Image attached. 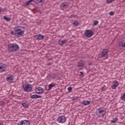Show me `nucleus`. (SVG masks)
I'll return each instance as SVG.
<instances>
[{"instance_id":"nucleus-1","label":"nucleus","mask_w":125,"mask_h":125,"mask_svg":"<svg viewBox=\"0 0 125 125\" xmlns=\"http://www.w3.org/2000/svg\"><path fill=\"white\" fill-rule=\"evenodd\" d=\"M25 33V27L20 26L15 27L14 31L11 32V35L15 36H22Z\"/></svg>"},{"instance_id":"nucleus-2","label":"nucleus","mask_w":125,"mask_h":125,"mask_svg":"<svg viewBox=\"0 0 125 125\" xmlns=\"http://www.w3.org/2000/svg\"><path fill=\"white\" fill-rule=\"evenodd\" d=\"M8 48L11 52H14L19 49V46L16 43H10L8 44Z\"/></svg>"},{"instance_id":"nucleus-3","label":"nucleus","mask_w":125,"mask_h":125,"mask_svg":"<svg viewBox=\"0 0 125 125\" xmlns=\"http://www.w3.org/2000/svg\"><path fill=\"white\" fill-rule=\"evenodd\" d=\"M96 113L98 117H103V116H105V114H106V110L104 107H100L96 109Z\"/></svg>"},{"instance_id":"nucleus-4","label":"nucleus","mask_w":125,"mask_h":125,"mask_svg":"<svg viewBox=\"0 0 125 125\" xmlns=\"http://www.w3.org/2000/svg\"><path fill=\"white\" fill-rule=\"evenodd\" d=\"M22 88L25 92H30L32 91V86L29 84H25L22 86Z\"/></svg>"},{"instance_id":"nucleus-5","label":"nucleus","mask_w":125,"mask_h":125,"mask_svg":"<svg viewBox=\"0 0 125 125\" xmlns=\"http://www.w3.org/2000/svg\"><path fill=\"white\" fill-rule=\"evenodd\" d=\"M57 121L59 124H64L66 122V117L64 116H60L57 118Z\"/></svg>"},{"instance_id":"nucleus-6","label":"nucleus","mask_w":125,"mask_h":125,"mask_svg":"<svg viewBox=\"0 0 125 125\" xmlns=\"http://www.w3.org/2000/svg\"><path fill=\"white\" fill-rule=\"evenodd\" d=\"M94 34V32L92 30H87L85 32V36L87 38H91Z\"/></svg>"},{"instance_id":"nucleus-7","label":"nucleus","mask_w":125,"mask_h":125,"mask_svg":"<svg viewBox=\"0 0 125 125\" xmlns=\"http://www.w3.org/2000/svg\"><path fill=\"white\" fill-rule=\"evenodd\" d=\"M120 85V83L116 80L114 81L111 83V88L112 89H116L118 85Z\"/></svg>"},{"instance_id":"nucleus-8","label":"nucleus","mask_w":125,"mask_h":125,"mask_svg":"<svg viewBox=\"0 0 125 125\" xmlns=\"http://www.w3.org/2000/svg\"><path fill=\"white\" fill-rule=\"evenodd\" d=\"M35 91L37 94H42L43 92V89L41 87H37L35 88Z\"/></svg>"},{"instance_id":"nucleus-9","label":"nucleus","mask_w":125,"mask_h":125,"mask_svg":"<svg viewBox=\"0 0 125 125\" xmlns=\"http://www.w3.org/2000/svg\"><path fill=\"white\" fill-rule=\"evenodd\" d=\"M18 125H30V122L26 120H21L18 123Z\"/></svg>"},{"instance_id":"nucleus-10","label":"nucleus","mask_w":125,"mask_h":125,"mask_svg":"<svg viewBox=\"0 0 125 125\" xmlns=\"http://www.w3.org/2000/svg\"><path fill=\"white\" fill-rule=\"evenodd\" d=\"M105 57L104 59L108 58V49H104L102 52L101 57Z\"/></svg>"},{"instance_id":"nucleus-11","label":"nucleus","mask_w":125,"mask_h":125,"mask_svg":"<svg viewBox=\"0 0 125 125\" xmlns=\"http://www.w3.org/2000/svg\"><path fill=\"white\" fill-rule=\"evenodd\" d=\"M5 69H6L5 64L0 62V73H3L5 71Z\"/></svg>"},{"instance_id":"nucleus-12","label":"nucleus","mask_w":125,"mask_h":125,"mask_svg":"<svg viewBox=\"0 0 125 125\" xmlns=\"http://www.w3.org/2000/svg\"><path fill=\"white\" fill-rule=\"evenodd\" d=\"M6 80L8 83H12L14 80V77L13 75H9L7 76Z\"/></svg>"},{"instance_id":"nucleus-13","label":"nucleus","mask_w":125,"mask_h":125,"mask_svg":"<svg viewBox=\"0 0 125 125\" xmlns=\"http://www.w3.org/2000/svg\"><path fill=\"white\" fill-rule=\"evenodd\" d=\"M68 8V5L64 3H62L60 5V8L62 10H64V9H66V8Z\"/></svg>"},{"instance_id":"nucleus-14","label":"nucleus","mask_w":125,"mask_h":125,"mask_svg":"<svg viewBox=\"0 0 125 125\" xmlns=\"http://www.w3.org/2000/svg\"><path fill=\"white\" fill-rule=\"evenodd\" d=\"M67 42H68V40H67V39L60 40L59 42V44H60V45H63V44H65V43H66Z\"/></svg>"},{"instance_id":"nucleus-15","label":"nucleus","mask_w":125,"mask_h":125,"mask_svg":"<svg viewBox=\"0 0 125 125\" xmlns=\"http://www.w3.org/2000/svg\"><path fill=\"white\" fill-rule=\"evenodd\" d=\"M119 45L124 48V49H125V41L124 40L120 41L119 43Z\"/></svg>"},{"instance_id":"nucleus-16","label":"nucleus","mask_w":125,"mask_h":125,"mask_svg":"<svg viewBox=\"0 0 125 125\" xmlns=\"http://www.w3.org/2000/svg\"><path fill=\"white\" fill-rule=\"evenodd\" d=\"M35 38H36V39L37 40H42V39H43V38H44V36H43V35H42V34H39V35H37L35 36Z\"/></svg>"},{"instance_id":"nucleus-17","label":"nucleus","mask_w":125,"mask_h":125,"mask_svg":"<svg viewBox=\"0 0 125 125\" xmlns=\"http://www.w3.org/2000/svg\"><path fill=\"white\" fill-rule=\"evenodd\" d=\"M30 97L32 99H37V98H42V96H40L39 95L34 94V95H32L30 96Z\"/></svg>"},{"instance_id":"nucleus-18","label":"nucleus","mask_w":125,"mask_h":125,"mask_svg":"<svg viewBox=\"0 0 125 125\" xmlns=\"http://www.w3.org/2000/svg\"><path fill=\"white\" fill-rule=\"evenodd\" d=\"M81 103L83 104V105H84V106H86L87 105L90 104V102L89 101H83L81 102Z\"/></svg>"},{"instance_id":"nucleus-19","label":"nucleus","mask_w":125,"mask_h":125,"mask_svg":"<svg viewBox=\"0 0 125 125\" xmlns=\"http://www.w3.org/2000/svg\"><path fill=\"white\" fill-rule=\"evenodd\" d=\"M55 85H56V84H55V83H51L48 85V90H50V89H51V88H52V87H54V86H55Z\"/></svg>"},{"instance_id":"nucleus-20","label":"nucleus","mask_w":125,"mask_h":125,"mask_svg":"<svg viewBox=\"0 0 125 125\" xmlns=\"http://www.w3.org/2000/svg\"><path fill=\"white\" fill-rule=\"evenodd\" d=\"M3 19H4V20H5L7 22H9L11 20V18H8L6 16H4L3 17Z\"/></svg>"},{"instance_id":"nucleus-21","label":"nucleus","mask_w":125,"mask_h":125,"mask_svg":"<svg viewBox=\"0 0 125 125\" xmlns=\"http://www.w3.org/2000/svg\"><path fill=\"white\" fill-rule=\"evenodd\" d=\"M120 98L123 101H125V92L123 93V94L121 96Z\"/></svg>"},{"instance_id":"nucleus-22","label":"nucleus","mask_w":125,"mask_h":125,"mask_svg":"<svg viewBox=\"0 0 125 125\" xmlns=\"http://www.w3.org/2000/svg\"><path fill=\"white\" fill-rule=\"evenodd\" d=\"M21 105L24 108H28L29 107V104L26 103H22Z\"/></svg>"},{"instance_id":"nucleus-23","label":"nucleus","mask_w":125,"mask_h":125,"mask_svg":"<svg viewBox=\"0 0 125 125\" xmlns=\"http://www.w3.org/2000/svg\"><path fill=\"white\" fill-rule=\"evenodd\" d=\"M33 1H34V0H29L25 2V4L26 6H28V5H29V4H30V3L33 2Z\"/></svg>"},{"instance_id":"nucleus-24","label":"nucleus","mask_w":125,"mask_h":125,"mask_svg":"<svg viewBox=\"0 0 125 125\" xmlns=\"http://www.w3.org/2000/svg\"><path fill=\"white\" fill-rule=\"evenodd\" d=\"M73 25L75 26H78L79 25V21L77 20L74 21L73 22Z\"/></svg>"},{"instance_id":"nucleus-25","label":"nucleus","mask_w":125,"mask_h":125,"mask_svg":"<svg viewBox=\"0 0 125 125\" xmlns=\"http://www.w3.org/2000/svg\"><path fill=\"white\" fill-rule=\"evenodd\" d=\"M117 121H118V118H115L113 119L112 120H111L110 122H111V123H112V124H115V123H116V122H117Z\"/></svg>"},{"instance_id":"nucleus-26","label":"nucleus","mask_w":125,"mask_h":125,"mask_svg":"<svg viewBox=\"0 0 125 125\" xmlns=\"http://www.w3.org/2000/svg\"><path fill=\"white\" fill-rule=\"evenodd\" d=\"M84 63H83V61H81L80 62H79V66H84Z\"/></svg>"},{"instance_id":"nucleus-27","label":"nucleus","mask_w":125,"mask_h":125,"mask_svg":"<svg viewBox=\"0 0 125 125\" xmlns=\"http://www.w3.org/2000/svg\"><path fill=\"white\" fill-rule=\"evenodd\" d=\"M93 25L94 26H96L97 25H98V21H94Z\"/></svg>"},{"instance_id":"nucleus-28","label":"nucleus","mask_w":125,"mask_h":125,"mask_svg":"<svg viewBox=\"0 0 125 125\" xmlns=\"http://www.w3.org/2000/svg\"><path fill=\"white\" fill-rule=\"evenodd\" d=\"M114 0H106L107 3H112Z\"/></svg>"},{"instance_id":"nucleus-29","label":"nucleus","mask_w":125,"mask_h":125,"mask_svg":"<svg viewBox=\"0 0 125 125\" xmlns=\"http://www.w3.org/2000/svg\"><path fill=\"white\" fill-rule=\"evenodd\" d=\"M72 89H73V88L72 87H69L67 88V90L68 91H71V90H72Z\"/></svg>"},{"instance_id":"nucleus-30","label":"nucleus","mask_w":125,"mask_h":125,"mask_svg":"<svg viewBox=\"0 0 125 125\" xmlns=\"http://www.w3.org/2000/svg\"><path fill=\"white\" fill-rule=\"evenodd\" d=\"M38 2H43L44 1V0H36Z\"/></svg>"},{"instance_id":"nucleus-31","label":"nucleus","mask_w":125,"mask_h":125,"mask_svg":"<svg viewBox=\"0 0 125 125\" xmlns=\"http://www.w3.org/2000/svg\"><path fill=\"white\" fill-rule=\"evenodd\" d=\"M109 15H110L111 16H112V15H114V13L113 12H110L109 13Z\"/></svg>"},{"instance_id":"nucleus-32","label":"nucleus","mask_w":125,"mask_h":125,"mask_svg":"<svg viewBox=\"0 0 125 125\" xmlns=\"http://www.w3.org/2000/svg\"><path fill=\"white\" fill-rule=\"evenodd\" d=\"M2 11V8H1V7H0V12Z\"/></svg>"},{"instance_id":"nucleus-33","label":"nucleus","mask_w":125,"mask_h":125,"mask_svg":"<svg viewBox=\"0 0 125 125\" xmlns=\"http://www.w3.org/2000/svg\"><path fill=\"white\" fill-rule=\"evenodd\" d=\"M80 74L81 76H83V72H80Z\"/></svg>"},{"instance_id":"nucleus-34","label":"nucleus","mask_w":125,"mask_h":125,"mask_svg":"<svg viewBox=\"0 0 125 125\" xmlns=\"http://www.w3.org/2000/svg\"><path fill=\"white\" fill-rule=\"evenodd\" d=\"M0 125H3L2 123H1V122H0Z\"/></svg>"},{"instance_id":"nucleus-35","label":"nucleus","mask_w":125,"mask_h":125,"mask_svg":"<svg viewBox=\"0 0 125 125\" xmlns=\"http://www.w3.org/2000/svg\"><path fill=\"white\" fill-rule=\"evenodd\" d=\"M2 105H4V102H2Z\"/></svg>"}]
</instances>
